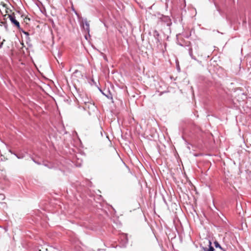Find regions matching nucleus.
I'll use <instances>...</instances> for the list:
<instances>
[{
	"mask_svg": "<svg viewBox=\"0 0 251 251\" xmlns=\"http://www.w3.org/2000/svg\"><path fill=\"white\" fill-rule=\"evenodd\" d=\"M9 19L11 22L15 25L18 28L20 27L19 22L16 19V17L14 14L8 15Z\"/></svg>",
	"mask_w": 251,
	"mask_h": 251,
	"instance_id": "f257e3e1",
	"label": "nucleus"
},
{
	"mask_svg": "<svg viewBox=\"0 0 251 251\" xmlns=\"http://www.w3.org/2000/svg\"><path fill=\"white\" fill-rule=\"evenodd\" d=\"M83 28H84V29L87 32V33L89 35L90 25H89V23L88 22V21H87L86 19H85L84 20L83 24Z\"/></svg>",
	"mask_w": 251,
	"mask_h": 251,
	"instance_id": "f03ea898",
	"label": "nucleus"
},
{
	"mask_svg": "<svg viewBox=\"0 0 251 251\" xmlns=\"http://www.w3.org/2000/svg\"><path fill=\"white\" fill-rule=\"evenodd\" d=\"M153 36L156 40V43H159L160 42V40L159 39V34L158 32V31H157L156 30H154L153 32Z\"/></svg>",
	"mask_w": 251,
	"mask_h": 251,
	"instance_id": "7ed1b4c3",
	"label": "nucleus"
},
{
	"mask_svg": "<svg viewBox=\"0 0 251 251\" xmlns=\"http://www.w3.org/2000/svg\"><path fill=\"white\" fill-rule=\"evenodd\" d=\"M214 244L215 247L216 248H218L220 249L221 250H222L223 251H226V250L225 249H224L223 248H222V247L220 246V245L219 244V243L217 241H215L214 242Z\"/></svg>",
	"mask_w": 251,
	"mask_h": 251,
	"instance_id": "20e7f679",
	"label": "nucleus"
},
{
	"mask_svg": "<svg viewBox=\"0 0 251 251\" xmlns=\"http://www.w3.org/2000/svg\"><path fill=\"white\" fill-rule=\"evenodd\" d=\"M189 55L190 56V57H191L192 59H194L195 60L197 61V59L193 55L192 49H191V48L189 49Z\"/></svg>",
	"mask_w": 251,
	"mask_h": 251,
	"instance_id": "39448f33",
	"label": "nucleus"
},
{
	"mask_svg": "<svg viewBox=\"0 0 251 251\" xmlns=\"http://www.w3.org/2000/svg\"><path fill=\"white\" fill-rule=\"evenodd\" d=\"M76 75H78L79 76L82 77L81 72L78 70H75L74 72V73H73L74 76H76Z\"/></svg>",
	"mask_w": 251,
	"mask_h": 251,
	"instance_id": "423d86ee",
	"label": "nucleus"
},
{
	"mask_svg": "<svg viewBox=\"0 0 251 251\" xmlns=\"http://www.w3.org/2000/svg\"><path fill=\"white\" fill-rule=\"evenodd\" d=\"M14 155L19 159H21L23 157V156H19L16 154H14Z\"/></svg>",
	"mask_w": 251,
	"mask_h": 251,
	"instance_id": "0eeeda50",
	"label": "nucleus"
},
{
	"mask_svg": "<svg viewBox=\"0 0 251 251\" xmlns=\"http://www.w3.org/2000/svg\"><path fill=\"white\" fill-rule=\"evenodd\" d=\"M5 40H3V42H1L0 44V49H1L2 47V46H3V42Z\"/></svg>",
	"mask_w": 251,
	"mask_h": 251,
	"instance_id": "6e6552de",
	"label": "nucleus"
},
{
	"mask_svg": "<svg viewBox=\"0 0 251 251\" xmlns=\"http://www.w3.org/2000/svg\"><path fill=\"white\" fill-rule=\"evenodd\" d=\"M23 32H24V33L25 35H26V36H28V35H29V34H28V32H25V31H24Z\"/></svg>",
	"mask_w": 251,
	"mask_h": 251,
	"instance_id": "1a4fd4ad",
	"label": "nucleus"
},
{
	"mask_svg": "<svg viewBox=\"0 0 251 251\" xmlns=\"http://www.w3.org/2000/svg\"><path fill=\"white\" fill-rule=\"evenodd\" d=\"M32 160L33 161V162H34L35 163L37 164H40L39 163L37 162V161H35L34 159H32Z\"/></svg>",
	"mask_w": 251,
	"mask_h": 251,
	"instance_id": "9d476101",
	"label": "nucleus"
},
{
	"mask_svg": "<svg viewBox=\"0 0 251 251\" xmlns=\"http://www.w3.org/2000/svg\"><path fill=\"white\" fill-rule=\"evenodd\" d=\"M52 248V249H54V250H56V251H58L57 249H55V248H53L52 247H50L49 249H50V250H51Z\"/></svg>",
	"mask_w": 251,
	"mask_h": 251,
	"instance_id": "9b49d317",
	"label": "nucleus"
},
{
	"mask_svg": "<svg viewBox=\"0 0 251 251\" xmlns=\"http://www.w3.org/2000/svg\"><path fill=\"white\" fill-rule=\"evenodd\" d=\"M198 46H196V50H198Z\"/></svg>",
	"mask_w": 251,
	"mask_h": 251,
	"instance_id": "f8f14e48",
	"label": "nucleus"
},
{
	"mask_svg": "<svg viewBox=\"0 0 251 251\" xmlns=\"http://www.w3.org/2000/svg\"><path fill=\"white\" fill-rule=\"evenodd\" d=\"M127 243V239L126 238V244Z\"/></svg>",
	"mask_w": 251,
	"mask_h": 251,
	"instance_id": "ddd939ff",
	"label": "nucleus"
},
{
	"mask_svg": "<svg viewBox=\"0 0 251 251\" xmlns=\"http://www.w3.org/2000/svg\"><path fill=\"white\" fill-rule=\"evenodd\" d=\"M84 102L85 103H86L87 102L86 101H84Z\"/></svg>",
	"mask_w": 251,
	"mask_h": 251,
	"instance_id": "4468645a",
	"label": "nucleus"
}]
</instances>
